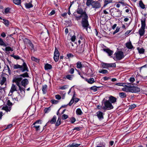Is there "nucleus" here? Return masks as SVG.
<instances>
[{"mask_svg": "<svg viewBox=\"0 0 147 147\" xmlns=\"http://www.w3.org/2000/svg\"><path fill=\"white\" fill-rule=\"evenodd\" d=\"M61 119L60 117L58 118V120L56 122L55 125L56 126H59L61 124Z\"/></svg>", "mask_w": 147, "mask_h": 147, "instance_id": "39", "label": "nucleus"}, {"mask_svg": "<svg viewBox=\"0 0 147 147\" xmlns=\"http://www.w3.org/2000/svg\"><path fill=\"white\" fill-rule=\"evenodd\" d=\"M2 20L4 22H3L4 24H5V25L6 26H8L9 25L8 21L4 19H3Z\"/></svg>", "mask_w": 147, "mask_h": 147, "instance_id": "43", "label": "nucleus"}, {"mask_svg": "<svg viewBox=\"0 0 147 147\" xmlns=\"http://www.w3.org/2000/svg\"><path fill=\"white\" fill-rule=\"evenodd\" d=\"M96 115L99 120H101L104 118L103 113L100 111H98L96 113Z\"/></svg>", "mask_w": 147, "mask_h": 147, "instance_id": "13", "label": "nucleus"}, {"mask_svg": "<svg viewBox=\"0 0 147 147\" xmlns=\"http://www.w3.org/2000/svg\"><path fill=\"white\" fill-rule=\"evenodd\" d=\"M71 39L72 41H74L76 39V36H72Z\"/></svg>", "mask_w": 147, "mask_h": 147, "instance_id": "64", "label": "nucleus"}, {"mask_svg": "<svg viewBox=\"0 0 147 147\" xmlns=\"http://www.w3.org/2000/svg\"><path fill=\"white\" fill-rule=\"evenodd\" d=\"M91 5L92 8L96 9L100 8L101 6V4L98 1H93Z\"/></svg>", "mask_w": 147, "mask_h": 147, "instance_id": "9", "label": "nucleus"}, {"mask_svg": "<svg viewBox=\"0 0 147 147\" xmlns=\"http://www.w3.org/2000/svg\"><path fill=\"white\" fill-rule=\"evenodd\" d=\"M119 96L121 98H124L126 97L127 95L125 93L123 92H120L119 94Z\"/></svg>", "mask_w": 147, "mask_h": 147, "instance_id": "31", "label": "nucleus"}, {"mask_svg": "<svg viewBox=\"0 0 147 147\" xmlns=\"http://www.w3.org/2000/svg\"><path fill=\"white\" fill-rule=\"evenodd\" d=\"M59 55L60 54L58 50L56 47H55V51L54 53V55L59 57Z\"/></svg>", "mask_w": 147, "mask_h": 147, "instance_id": "29", "label": "nucleus"}, {"mask_svg": "<svg viewBox=\"0 0 147 147\" xmlns=\"http://www.w3.org/2000/svg\"><path fill=\"white\" fill-rule=\"evenodd\" d=\"M19 90L20 92L22 94H25V89L21 86L19 88Z\"/></svg>", "mask_w": 147, "mask_h": 147, "instance_id": "33", "label": "nucleus"}, {"mask_svg": "<svg viewBox=\"0 0 147 147\" xmlns=\"http://www.w3.org/2000/svg\"><path fill=\"white\" fill-rule=\"evenodd\" d=\"M140 88L136 86H134V84H132L131 86H130V92H140Z\"/></svg>", "mask_w": 147, "mask_h": 147, "instance_id": "8", "label": "nucleus"}, {"mask_svg": "<svg viewBox=\"0 0 147 147\" xmlns=\"http://www.w3.org/2000/svg\"><path fill=\"white\" fill-rule=\"evenodd\" d=\"M24 63L22 65H21L18 64L14 65H13V68L14 69H20V71L22 72L25 71L28 72L29 69L26 63L24 62V60L22 59Z\"/></svg>", "mask_w": 147, "mask_h": 147, "instance_id": "2", "label": "nucleus"}, {"mask_svg": "<svg viewBox=\"0 0 147 147\" xmlns=\"http://www.w3.org/2000/svg\"><path fill=\"white\" fill-rule=\"evenodd\" d=\"M74 16L75 17L76 19L77 20H78L80 19L81 18H82V20L81 22V24L82 25V27H83L84 29H85L87 31H88V28H90V26H89V24L88 21V17H86L84 20V18H85L84 16L80 15L79 16H77V15L75 14L74 13Z\"/></svg>", "mask_w": 147, "mask_h": 147, "instance_id": "1", "label": "nucleus"}, {"mask_svg": "<svg viewBox=\"0 0 147 147\" xmlns=\"http://www.w3.org/2000/svg\"><path fill=\"white\" fill-rule=\"evenodd\" d=\"M85 80L86 81H87L88 83L90 84H92L95 82L93 78H90L88 80L86 78H85Z\"/></svg>", "mask_w": 147, "mask_h": 147, "instance_id": "24", "label": "nucleus"}, {"mask_svg": "<svg viewBox=\"0 0 147 147\" xmlns=\"http://www.w3.org/2000/svg\"><path fill=\"white\" fill-rule=\"evenodd\" d=\"M31 59L34 61H35L37 63H38L39 62V59L36 58H35L34 57H31Z\"/></svg>", "mask_w": 147, "mask_h": 147, "instance_id": "45", "label": "nucleus"}, {"mask_svg": "<svg viewBox=\"0 0 147 147\" xmlns=\"http://www.w3.org/2000/svg\"><path fill=\"white\" fill-rule=\"evenodd\" d=\"M45 70L51 69L52 68V66L51 65L47 63L45 66Z\"/></svg>", "mask_w": 147, "mask_h": 147, "instance_id": "25", "label": "nucleus"}, {"mask_svg": "<svg viewBox=\"0 0 147 147\" xmlns=\"http://www.w3.org/2000/svg\"><path fill=\"white\" fill-rule=\"evenodd\" d=\"M25 42L26 43H27L29 45V46L30 47V48L32 51L34 52V46L32 44L31 42L28 39H26Z\"/></svg>", "mask_w": 147, "mask_h": 147, "instance_id": "12", "label": "nucleus"}, {"mask_svg": "<svg viewBox=\"0 0 147 147\" xmlns=\"http://www.w3.org/2000/svg\"><path fill=\"white\" fill-rule=\"evenodd\" d=\"M139 53L140 54H143L144 52V49L143 48L140 49L139 48H137Z\"/></svg>", "mask_w": 147, "mask_h": 147, "instance_id": "38", "label": "nucleus"}, {"mask_svg": "<svg viewBox=\"0 0 147 147\" xmlns=\"http://www.w3.org/2000/svg\"><path fill=\"white\" fill-rule=\"evenodd\" d=\"M21 0H13V3L16 5H19L21 2Z\"/></svg>", "mask_w": 147, "mask_h": 147, "instance_id": "36", "label": "nucleus"}, {"mask_svg": "<svg viewBox=\"0 0 147 147\" xmlns=\"http://www.w3.org/2000/svg\"><path fill=\"white\" fill-rule=\"evenodd\" d=\"M115 85L119 86H125V85L124 84L122 83H117L115 84Z\"/></svg>", "mask_w": 147, "mask_h": 147, "instance_id": "53", "label": "nucleus"}, {"mask_svg": "<svg viewBox=\"0 0 147 147\" xmlns=\"http://www.w3.org/2000/svg\"><path fill=\"white\" fill-rule=\"evenodd\" d=\"M71 122L72 123H74L76 121V119L74 117H72L70 118Z\"/></svg>", "mask_w": 147, "mask_h": 147, "instance_id": "56", "label": "nucleus"}, {"mask_svg": "<svg viewBox=\"0 0 147 147\" xmlns=\"http://www.w3.org/2000/svg\"><path fill=\"white\" fill-rule=\"evenodd\" d=\"M17 90L16 89V87L15 85L13 84H12L11 89L10 90V92L12 93L14 91H17Z\"/></svg>", "mask_w": 147, "mask_h": 147, "instance_id": "19", "label": "nucleus"}, {"mask_svg": "<svg viewBox=\"0 0 147 147\" xmlns=\"http://www.w3.org/2000/svg\"><path fill=\"white\" fill-rule=\"evenodd\" d=\"M103 50L104 51L107 53L109 56L111 55L113 53V51L109 49H104Z\"/></svg>", "mask_w": 147, "mask_h": 147, "instance_id": "15", "label": "nucleus"}, {"mask_svg": "<svg viewBox=\"0 0 147 147\" xmlns=\"http://www.w3.org/2000/svg\"><path fill=\"white\" fill-rule=\"evenodd\" d=\"M29 76L28 73H27V72L26 71L25 73L23 74H22L18 76V78L21 77V78H28L29 77Z\"/></svg>", "mask_w": 147, "mask_h": 147, "instance_id": "18", "label": "nucleus"}, {"mask_svg": "<svg viewBox=\"0 0 147 147\" xmlns=\"http://www.w3.org/2000/svg\"><path fill=\"white\" fill-rule=\"evenodd\" d=\"M56 117L55 115H54L51 119L50 120H49L47 122V123H50L51 124L55 123L56 122Z\"/></svg>", "mask_w": 147, "mask_h": 147, "instance_id": "17", "label": "nucleus"}, {"mask_svg": "<svg viewBox=\"0 0 147 147\" xmlns=\"http://www.w3.org/2000/svg\"><path fill=\"white\" fill-rule=\"evenodd\" d=\"M129 80L131 83H133L135 81V79L134 78L131 77Z\"/></svg>", "mask_w": 147, "mask_h": 147, "instance_id": "63", "label": "nucleus"}, {"mask_svg": "<svg viewBox=\"0 0 147 147\" xmlns=\"http://www.w3.org/2000/svg\"><path fill=\"white\" fill-rule=\"evenodd\" d=\"M82 64L81 62L78 61L77 63V67L78 68H80L82 67Z\"/></svg>", "mask_w": 147, "mask_h": 147, "instance_id": "41", "label": "nucleus"}, {"mask_svg": "<svg viewBox=\"0 0 147 147\" xmlns=\"http://www.w3.org/2000/svg\"><path fill=\"white\" fill-rule=\"evenodd\" d=\"M117 99V98L115 97L112 96H111L109 97L108 100H109V102L111 103H113L116 102Z\"/></svg>", "mask_w": 147, "mask_h": 147, "instance_id": "14", "label": "nucleus"}, {"mask_svg": "<svg viewBox=\"0 0 147 147\" xmlns=\"http://www.w3.org/2000/svg\"><path fill=\"white\" fill-rule=\"evenodd\" d=\"M5 51H13V50L11 48L9 47H6L5 48Z\"/></svg>", "mask_w": 147, "mask_h": 147, "instance_id": "50", "label": "nucleus"}, {"mask_svg": "<svg viewBox=\"0 0 147 147\" xmlns=\"http://www.w3.org/2000/svg\"><path fill=\"white\" fill-rule=\"evenodd\" d=\"M76 112L77 115H81L83 114V112L80 108H78L76 110Z\"/></svg>", "mask_w": 147, "mask_h": 147, "instance_id": "28", "label": "nucleus"}, {"mask_svg": "<svg viewBox=\"0 0 147 147\" xmlns=\"http://www.w3.org/2000/svg\"><path fill=\"white\" fill-rule=\"evenodd\" d=\"M136 107V105L135 104H133L131 105L129 107V109H132L134 108H135Z\"/></svg>", "mask_w": 147, "mask_h": 147, "instance_id": "58", "label": "nucleus"}, {"mask_svg": "<svg viewBox=\"0 0 147 147\" xmlns=\"http://www.w3.org/2000/svg\"><path fill=\"white\" fill-rule=\"evenodd\" d=\"M74 101V100L73 98H72L69 102L67 105H69V106H71L72 104L73 103Z\"/></svg>", "mask_w": 147, "mask_h": 147, "instance_id": "57", "label": "nucleus"}, {"mask_svg": "<svg viewBox=\"0 0 147 147\" xmlns=\"http://www.w3.org/2000/svg\"><path fill=\"white\" fill-rule=\"evenodd\" d=\"M41 120L40 119L38 120L35 122L32 125L33 127L36 129V131H38L40 129V124H41Z\"/></svg>", "mask_w": 147, "mask_h": 147, "instance_id": "6", "label": "nucleus"}, {"mask_svg": "<svg viewBox=\"0 0 147 147\" xmlns=\"http://www.w3.org/2000/svg\"><path fill=\"white\" fill-rule=\"evenodd\" d=\"M22 79V78H21V77L18 78V77L17 78H15L13 80V82H15L16 83V85L19 88L20 87H21L20 86V82H21V81Z\"/></svg>", "mask_w": 147, "mask_h": 147, "instance_id": "10", "label": "nucleus"}, {"mask_svg": "<svg viewBox=\"0 0 147 147\" xmlns=\"http://www.w3.org/2000/svg\"><path fill=\"white\" fill-rule=\"evenodd\" d=\"M113 10H115V11H114V12L113 11H112V13H113V15H114L115 16L117 17H119V16H120V14H119V10L118 9L117 11L116 10V8H113Z\"/></svg>", "mask_w": 147, "mask_h": 147, "instance_id": "16", "label": "nucleus"}, {"mask_svg": "<svg viewBox=\"0 0 147 147\" xmlns=\"http://www.w3.org/2000/svg\"><path fill=\"white\" fill-rule=\"evenodd\" d=\"M104 6H106L108 4L112 2V0H104Z\"/></svg>", "mask_w": 147, "mask_h": 147, "instance_id": "32", "label": "nucleus"}, {"mask_svg": "<svg viewBox=\"0 0 147 147\" xmlns=\"http://www.w3.org/2000/svg\"><path fill=\"white\" fill-rule=\"evenodd\" d=\"M31 2L32 1L28 3H26L25 4V7L26 8H30L33 7V5L31 3Z\"/></svg>", "mask_w": 147, "mask_h": 147, "instance_id": "22", "label": "nucleus"}, {"mask_svg": "<svg viewBox=\"0 0 147 147\" xmlns=\"http://www.w3.org/2000/svg\"><path fill=\"white\" fill-rule=\"evenodd\" d=\"M10 56L13 57L15 59H16L17 60L19 59H20V57L18 55H14V54L11 55Z\"/></svg>", "mask_w": 147, "mask_h": 147, "instance_id": "47", "label": "nucleus"}, {"mask_svg": "<svg viewBox=\"0 0 147 147\" xmlns=\"http://www.w3.org/2000/svg\"><path fill=\"white\" fill-rule=\"evenodd\" d=\"M10 9L8 7L6 8L5 9V13H7L9 12Z\"/></svg>", "mask_w": 147, "mask_h": 147, "instance_id": "62", "label": "nucleus"}, {"mask_svg": "<svg viewBox=\"0 0 147 147\" xmlns=\"http://www.w3.org/2000/svg\"><path fill=\"white\" fill-rule=\"evenodd\" d=\"M59 57L56 56V55L55 56L54 55V57H53V58H54L55 61L56 62L58 61L59 59Z\"/></svg>", "mask_w": 147, "mask_h": 147, "instance_id": "55", "label": "nucleus"}, {"mask_svg": "<svg viewBox=\"0 0 147 147\" xmlns=\"http://www.w3.org/2000/svg\"><path fill=\"white\" fill-rule=\"evenodd\" d=\"M145 22V18L143 20H141V27L138 31L139 33L140 36H143L145 32V29L146 26Z\"/></svg>", "mask_w": 147, "mask_h": 147, "instance_id": "3", "label": "nucleus"}, {"mask_svg": "<svg viewBox=\"0 0 147 147\" xmlns=\"http://www.w3.org/2000/svg\"><path fill=\"white\" fill-rule=\"evenodd\" d=\"M8 44H6L4 42L3 40L1 38H0V45L4 47H7Z\"/></svg>", "mask_w": 147, "mask_h": 147, "instance_id": "21", "label": "nucleus"}, {"mask_svg": "<svg viewBox=\"0 0 147 147\" xmlns=\"http://www.w3.org/2000/svg\"><path fill=\"white\" fill-rule=\"evenodd\" d=\"M4 110L7 112L9 111L11 109L10 107H9L7 106H6L4 107Z\"/></svg>", "mask_w": 147, "mask_h": 147, "instance_id": "49", "label": "nucleus"}, {"mask_svg": "<svg viewBox=\"0 0 147 147\" xmlns=\"http://www.w3.org/2000/svg\"><path fill=\"white\" fill-rule=\"evenodd\" d=\"M116 58L118 60H120L124 57L123 53L122 51H118L115 53Z\"/></svg>", "mask_w": 147, "mask_h": 147, "instance_id": "7", "label": "nucleus"}, {"mask_svg": "<svg viewBox=\"0 0 147 147\" xmlns=\"http://www.w3.org/2000/svg\"><path fill=\"white\" fill-rule=\"evenodd\" d=\"M7 104L9 106H11L12 105V103L10 102L9 100H7Z\"/></svg>", "mask_w": 147, "mask_h": 147, "instance_id": "61", "label": "nucleus"}, {"mask_svg": "<svg viewBox=\"0 0 147 147\" xmlns=\"http://www.w3.org/2000/svg\"><path fill=\"white\" fill-rule=\"evenodd\" d=\"M76 12L78 14H80L81 15H82L85 18H86V17H88V16L87 15V14L86 13V12L85 11H84L82 8L81 7H78L77 9L76 10ZM84 20L85 19H83Z\"/></svg>", "mask_w": 147, "mask_h": 147, "instance_id": "5", "label": "nucleus"}, {"mask_svg": "<svg viewBox=\"0 0 147 147\" xmlns=\"http://www.w3.org/2000/svg\"><path fill=\"white\" fill-rule=\"evenodd\" d=\"M140 6L142 9H144L145 8V5L144 4L142 1H140L139 3Z\"/></svg>", "mask_w": 147, "mask_h": 147, "instance_id": "35", "label": "nucleus"}, {"mask_svg": "<svg viewBox=\"0 0 147 147\" xmlns=\"http://www.w3.org/2000/svg\"><path fill=\"white\" fill-rule=\"evenodd\" d=\"M73 76L72 75H68L66 76V78L69 80H71Z\"/></svg>", "mask_w": 147, "mask_h": 147, "instance_id": "40", "label": "nucleus"}, {"mask_svg": "<svg viewBox=\"0 0 147 147\" xmlns=\"http://www.w3.org/2000/svg\"><path fill=\"white\" fill-rule=\"evenodd\" d=\"M93 0H87L86 5L88 6H89L90 5H91L92 4Z\"/></svg>", "mask_w": 147, "mask_h": 147, "instance_id": "37", "label": "nucleus"}, {"mask_svg": "<svg viewBox=\"0 0 147 147\" xmlns=\"http://www.w3.org/2000/svg\"><path fill=\"white\" fill-rule=\"evenodd\" d=\"M6 78L5 77H2V79L1 80L0 84L1 85H3L5 83V82L6 81Z\"/></svg>", "mask_w": 147, "mask_h": 147, "instance_id": "34", "label": "nucleus"}, {"mask_svg": "<svg viewBox=\"0 0 147 147\" xmlns=\"http://www.w3.org/2000/svg\"><path fill=\"white\" fill-rule=\"evenodd\" d=\"M55 98L58 100H60L61 99V96L59 94H57L55 95Z\"/></svg>", "mask_w": 147, "mask_h": 147, "instance_id": "60", "label": "nucleus"}, {"mask_svg": "<svg viewBox=\"0 0 147 147\" xmlns=\"http://www.w3.org/2000/svg\"><path fill=\"white\" fill-rule=\"evenodd\" d=\"M20 85L23 86L24 88H26V86L28 84V80L26 78L20 81Z\"/></svg>", "mask_w": 147, "mask_h": 147, "instance_id": "11", "label": "nucleus"}, {"mask_svg": "<svg viewBox=\"0 0 147 147\" xmlns=\"http://www.w3.org/2000/svg\"><path fill=\"white\" fill-rule=\"evenodd\" d=\"M90 89L93 90L94 92H96L98 90V89H96V86H95L90 87Z\"/></svg>", "mask_w": 147, "mask_h": 147, "instance_id": "42", "label": "nucleus"}, {"mask_svg": "<svg viewBox=\"0 0 147 147\" xmlns=\"http://www.w3.org/2000/svg\"><path fill=\"white\" fill-rule=\"evenodd\" d=\"M108 63H102V67L103 68H107L108 67Z\"/></svg>", "mask_w": 147, "mask_h": 147, "instance_id": "46", "label": "nucleus"}, {"mask_svg": "<svg viewBox=\"0 0 147 147\" xmlns=\"http://www.w3.org/2000/svg\"><path fill=\"white\" fill-rule=\"evenodd\" d=\"M80 144H77L73 143L69 145V147H78L80 146Z\"/></svg>", "mask_w": 147, "mask_h": 147, "instance_id": "30", "label": "nucleus"}, {"mask_svg": "<svg viewBox=\"0 0 147 147\" xmlns=\"http://www.w3.org/2000/svg\"><path fill=\"white\" fill-rule=\"evenodd\" d=\"M68 117V116L65 114H63L62 116V119L63 120H65L67 119Z\"/></svg>", "mask_w": 147, "mask_h": 147, "instance_id": "54", "label": "nucleus"}, {"mask_svg": "<svg viewBox=\"0 0 147 147\" xmlns=\"http://www.w3.org/2000/svg\"><path fill=\"white\" fill-rule=\"evenodd\" d=\"M51 110L50 107L48 108H45L44 109V112L45 113H48Z\"/></svg>", "mask_w": 147, "mask_h": 147, "instance_id": "48", "label": "nucleus"}, {"mask_svg": "<svg viewBox=\"0 0 147 147\" xmlns=\"http://www.w3.org/2000/svg\"><path fill=\"white\" fill-rule=\"evenodd\" d=\"M99 72L100 73L104 74L108 73V71L107 70L105 69H100L99 70Z\"/></svg>", "mask_w": 147, "mask_h": 147, "instance_id": "44", "label": "nucleus"}, {"mask_svg": "<svg viewBox=\"0 0 147 147\" xmlns=\"http://www.w3.org/2000/svg\"><path fill=\"white\" fill-rule=\"evenodd\" d=\"M125 86L126 87L122 88V90L126 92H130V86H127V85H125Z\"/></svg>", "mask_w": 147, "mask_h": 147, "instance_id": "23", "label": "nucleus"}, {"mask_svg": "<svg viewBox=\"0 0 147 147\" xmlns=\"http://www.w3.org/2000/svg\"><path fill=\"white\" fill-rule=\"evenodd\" d=\"M126 47L128 49H131L133 48V46L131 44V42H127L126 44Z\"/></svg>", "mask_w": 147, "mask_h": 147, "instance_id": "26", "label": "nucleus"}, {"mask_svg": "<svg viewBox=\"0 0 147 147\" xmlns=\"http://www.w3.org/2000/svg\"><path fill=\"white\" fill-rule=\"evenodd\" d=\"M120 29V28L119 27H117L116 28V30L113 32V34L114 35L118 32L119 31Z\"/></svg>", "mask_w": 147, "mask_h": 147, "instance_id": "52", "label": "nucleus"}, {"mask_svg": "<svg viewBox=\"0 0 147 147\" xmlns=\"http://www.w3.org/2000/svg\"><path fill=\"white\" fill-rule=\"evenodd\" d=\"M51 102L53 104H56L59 102V101L57 100L52 99L51 100Z\"/></svg>", "mask_w": 147, "mask_h": 147, "instance_id": "51", "label": "nucleus"}, {"mask_svg": "<svg viewBox=\"0 0 147 147\" xmlns=\"http://www.w3.org/2000/svg\"><path fill=\"white\" fill-rule=\"evenodd\" d=\"M74 69L73 68H71L69 70V72L71 74H72L74 72Z\"/></svg>", "mask_w": 147, "mask_h": 147, "instance_id": "59", "label": "nucleus"}, {"mask_svg": "<svg viewBox=\"0 0 147 147\" xmlns=\"http://www.w3.org/2000/svg\"><path fill=\"white\" fill-rule=\"evenodd\" d=\"M84 45H82L80 46L78 49V52L80 53H82L84 51Z\"/></svg>", "mask_w": 147, "mask_h": 147, "instance_id": "20", "label": "nucleus"}, {"mask_svg": "<svg viewBox=\"0 0 147 147\" xmlns=\"http://www.w3.org/2000/svg\"><path fill=\"white\" fill-rule=\"evenodd\" d=\"M47 85H45L42 86V91L44 94H46L47 92Z\"/></svg>", "mask_w": 147, "mask_h": 147, "instance_id": "27", "label": "nucleus"}, {"mask_svg": "<svg viewBox=\"0 0 147 147\" xmlns=\"http://www.w3.org/2000/svg\"><path fill=\"white\" fill-rule=\"evenodd\" d=\"M104 106L102 107V109L104 111L110 110L113 108V107L109 100H106L104 102Z\"/></svg>", "mask_w": 147, "mask_h": 147, "instance_id": "4", "label": "nucleus"}]
</instances>
